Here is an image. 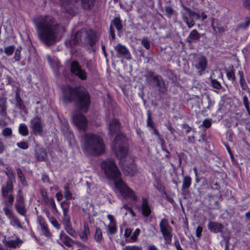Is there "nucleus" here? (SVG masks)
<instances>
[{
    "instance_id": "nucleus-34",
    "label": "nucleus",
    "mask_w": 250,
    "mask_h": 250,
    "mask_svg": "<svg viewBox=\"0 0 250 250\" xmlns=\"http://www.w3.org/2000/svg\"><path fill=\"white\" fill-rule=\"evenodd\" d=\"M108 233L110 234H114L117 231V224H109L107 226Z\"/></svg>"
},
{
    "instance_id": "nucleus-57",
    "label": "nucleus",
    "mask_w": 250,
    "mask_h": 250,
    "mask_svg": "<svg viewBox=\"0 0 250 250\" xmlns=\"http://www.w3.org/2000/svg\"><path fill=\"white\" fill-rule=\"evenodd\" d=\"M2 135L5 137L10 136L12 135V129L10 128H5L2 132Z\"/></svg>"
},
{
    "instance_id": "nucleus-6",
    "label": "nucleus",
    "mask_w": 250,
    "mask_h": 250,
    "mask_svg": "<svg viewBox=\"0 0 250 250\" xmlns=\"http://www.w3.org/2000/svg\"><path fill=\"white\" fill-rule=\"evenodd\" d=\"M101 167L108 178L114 180V182L120 179V172L113 160L107 159L103 161Z\"/></svg>"
},
{
    "instance_id": "nucleus-18",
    "label": "nucleus",
    "mask_w": 250,
    "mask_h": 250,
    "mask_svg": "<svg viewBox=\"0 0 250 250\" xmlns=\"http://www.w3.org/2000/svg\"><path fill=\"white\" fill-rule=\"evenodd\" d=\"M156 85L158 87L160 93L165 94L167 91V87L161 76L154 78Z\"/></svg>"
},
{
    "instance_id": "nucleus-54",
    "label": "nucleus",
    "mask_w": 250,
    "mask_h": 250,
    "mask_svg": "<svg viewBox=\"0 0 250 250\" xmlns=\"http://www.w3.org/2000/svg\"><path fill=\"white\" fill-rule=\"evenodd\" d=\"M147 125L148 126L153 128V123L151 120V115L150 112L148 111L147 113Z\"/></svg>"
},
{
    "instance_id": "nucleus-46",
    "label": "nucleus",
    "mask_w": 250,
    "mask_h": 250,
    "mask_svg": "<svg viewBox=\"0 0 250 250\" xmlns=\"http://www.w3.org/2000/svg\"><path fill=\"white\" fill-rule=\"evenodd\" d=\"M64 196L66 200H70L72 198V195L69 190V187L66 186L64 192Z\"/></svg>"
},
{
    "instance_id": "nucleus-37",
    "label": "nucleus",
    "mask_w": 250,
    "mask_h": 250,
    "mask_svg": "<svg viewBox=\"0 0 250 250\" xmlns=\"http://www.w3.org/2000/svg\"><path fill=\"white\" fill-rule=\"evenodd\" d=\"M19 133L22 136H25L28 134V130L27 126L23 124L20 125L19 127Z\"/></svg>"
},
{
    "instance_id": "nucleus-26",
    "label": "nucleus",
    "mask_w": 250,
    "mask_h": 250,
    "mask_svg": "<svg viewBox=\"0 0 250 250\" xmlns=\"http://www.w3.org/2000/svg\"><path fill=\"white\" fill-rule=\"evenodd\" d=\"M38 221L42 233L46 236L48 235L49 231L45 220L41 216H39L38 217Z\"/></svg>"
},
{
    "instance_id": "nucleus-16",
    "label": "nucleus",
    "mask_w": 250,
    "mask_h": 250,
    "mask_svg": "<svg viewBox=\"0 0 250 250\" xmlns=\"http://www.w3.org/2000/svg\"><path fill=\"white\" fill-rule=\"evenodd\" d=\"M62 7L65 10L71 14L78 0H60Z\"/></svg>"
},
{
    "instance_id": "nucleus-29",
    "label": "nucleus",
    "mask_w": 250,
    "mask_h": 250,
    "mask_svg": "<svg viewBox=\"0 0 250 250\" xmlns=\"http://www.w3.org/2000/svg\"><path fill=\"white\" fill-rule=\"evenodd\" d=\"M62 211H63V220L62 222H68V221H70V216L68 215V211H69V205H67L65 206L63 204H61Z\"/></svg>"
},
{
    "instance_id": "nucleus-50",
    "label": "nucleus",
    "mask_w": 250,
    "mask_h": 250,
    "mask_svg": "<svg viewBox=\"0 0 250 250\" xmlns=\"http://www.w3.org/2000/svg\"><path fill=\"white\" fill-rule=\"evenodd\" d=\"M238 74L240 76V83L243 89H245L246 86L245 79L244 78L243 74L242 71H239Z\"/></svg>"
},
{
    "instance_id": "nucleus-44",
    "label": "nucleus",
    "mask_w": 250,
    "mask_h": 250,
    "mask_svg": "<svg viewBox=\"0 0 250 250\" xmlns=\"http://www.w3.org/2000/svg\"><path fill=\"white\" fill-rule=\"evenodd\" d=\"M11 219V223L13 226H16L19 228H22V225L21 223V222L18 218L13 217Z\"/></svg>"
},
{
    "instance_id": "nucleus-13",
    "label": "nucleus",
    "mask_w": 250,
    "mask_h": 250,
    "mask_svg": "<svg viewBox=\"0 0 250 250\" xmlns=\"http://www.w3.org/2000/svg\"><path fill=\"white\" fill-rule=\"evenodd\" d=\"M208 62L206 58L203 56H200L196 58L194 62V66L201 75L207 68Z\"/></svg>"
},
{
    "instance_id": "nucleus-53",
    "label": "nucleus",
    "mask_w": 250,
    "mask_h": 250,
    "mask_svg": "<svg viewBox=\"0 0 250 250\" xmlns=\"http://www.w3.org/2000/svg\"><path fill=\"white\" fill-rule=\"evenodd\" d=\"M211 83L213 87L215 88L219 89L221 88V85L220 83L216 80L210 78Z\"/></svg>"
},
{
    "instance_id": "nucleus-64",
    "label": "nucleus",
    "mask_w": 250,
    "mask_h": 250,
    "mask_svg": "<svg viewBox=\"0 0 250 250\" xmlns=\"http://www.w3.org/2000/svg\"><path fill=\"white\" fill-rule=\"evenodd\" d=\"M243 5L245 8L250 10V0H243Z\"/></svg>"
},
{
    "instance_id": "nucleus-7",
    "label": "nucleus",
    "mask_w": 250,
    "mask_h": 250,
    "mask_svg": "<svg viewBox=\"0 0 250 250\" xmlns=\"http://www.w3.org/2000/svg\"><path fill=\"white\" fill-rule=\"evenodd\" d=\"M116 188L119 190L122 196L125 199H129L136 202L138 197L135 192L128 187L121 179L115 180L114 182Z\"/></svg>"
},
{
    "instance_id": "nucleus-12",
    "label": "nucleus",
    "mask_w": 250,
    "mask_h": 250,
    "mask_svg": "<svg viewBox=\"0 0 250 250\" xmlns=\"http://www.w3.org/2000/svg\"><path fill=\"white\" fill-rule=\"evenodd\" d=\"M30 127L35 135H41L42 133V125L41 119L38 116L33 118L30 121Z\"/></svg>"
},
{
    "instance_id": "nucleus-40",
    "label": "nucleus",
    "mask_w": 250,
    "mask_h": 250,
    "mask_svg": "<svg viewBox=\"0 0 250 250\" xmlns=\"http://www.w3.org/2000/svg\"><path fill=\"white\" fill-rule=\"evenodd\" d=\"M226 74L229 80H231L232 81H235V70L233 67H232V68L230 70V71H228L227 70H226Z\"/></svg>"
},
{
    "instance_id": "nucleus-23",
    "label": "nucleus",
    "mask_w": 250,
    "mask_h": 250,
    "mask_svg": "<svg viewBox=\"0 0 250 250\" xmlns=\"http://www.w3.org/2000/svg\"><path fill=\"white\" fill-rule=\"evenodd\" d=\"M208 227L211 231L215 233L221 232L223 228L222 225L214 222H209Z\"/></svg>"
},
{
    "instance_id": "nucleus-60",
    "label": "nucleus",
    "mask_w": 250,
    "mask_h": 250,
    "mask_svg": "<svg viewBox=\"0 0 250 250\" xmlns=\"http://www.w3.org/2000/svg\"><path fill=\"white\" fill-rule=\"evenodd\" d=\"M17 146L22 149H27L28 147V144L25 142H21L17 143Z\"/></svg>"
},
{
    "instance_id": "nucleus-35",
    "label": "nucleus",
    "mask_w": 250,
    "mask_h": 250,
    "mask_svg": "<svg viewBox=\"0 0 250 250\" xmlns=\"http://www.w3.org/2000/svg\"><path fill=\"white\" fill-rule=\"evenodd\" d=\"M82 3L84 9H89L93 5L94 0H82Z\"/></svg>"
},
{
    "instance_id": "nucleus-56",
    "label": "nucleus",
    "mask_w": 250,
    "mask_h": 250,
    "mask_svg": "<svg viewBox=\"0 0 250 250\" xmlns=\"http://www.w3.org/2000/svg\"><path fill=\"white\" fill-rule=\"evenodd\" d=\"M86 67L89 71H94L95 69V65L91 61H88L86 63Z\"/></svg>"
},
{
    "instance_id": "nucleus-27",
    "label": "nucleus",
    "mask_w": 250,
    "mask_h": 250,
    "mask_svg": "<svg viewBox=\"0 0 250 250\" xmlns=\"http://www.w3.org/2000/svg\"><path fill=\"white\" fill-rule=\"evenodd\" d=\"M89 234L90 231L88 226L87 223H84L83 230L80 233L79 236L83 241L85 242L88 240Z\"/></svg>"
},
{
    "instance_id": "nucleus-33",
    "label": "nucleus",
    "mask_w": 250,
    "mask_h": 250,
    "mask_svg": "<svg viewBox=\"0 0 250 250\" xmlns=\"http://www.w3.org/2000/svg\"><path fill=\"white\" fill-rule=\"evenodd\" d=\"M112 22L117 30L120 31L122 29V21L119 17H115Z\"/></svg>"
},
{
    "instance_id": "nucleus-32",
    "label": "nucleus",
    "mask_w": 250,
    "mask_h": 250,
    "mask_svg": "<svg viewBox=\"0 0 250 250\" xmlns=\"http://www.w3.org/2000/svg\"><path fill=\"white\" fill-rule=\"evenodd\" d=\"M16 101L17 106L21 109L24 108L25 106L22 102L21 99L20 97V93L18 91H17L16 93Z\"/></svg>"
},
{
    "instance_id": "nucleus-17",
    "label": "nucleus",
    "mask_w": 250,
    "mask_h": 250,
    "mask_svg": "<svg viewBox=\"0 0 250 250\" xmlns=\"http://www.w3.org/2000/svg\"><path fill=\"white\" fill-rule=\"evenodd\" d=\"M184 9L186 11V12L183 15L184 21L186 22L188 28H191L195 24L191 16V10L186 7H184Z\"/></svg>"
},
{
    "instance_id": "nucleus-47",
    "label": "nucleus",
    "mask_w": 250,
    "mask_h": 250,
    "mask_svg": "<svg viewBox=\"0 0 250 250\" xmlns=\"http://www.w3.org/2000/svg\"><path fill=\"white\" fill-rule=\"evenodd\" d=\"M250 24V17H247L245 20L244 23L240 24L238 28H246Z\"/></svg>"
},
{
    "instance_id": "nucleus-5",
    "label": "nucleus",
    "mask_w": 250,
    "mask_h": 250,
    "mask_svg": "<svg viewBox=\"0 0 250 250\" xmlns=\"http://www.w3.org/2000/svg\"><path fill=\"white\" fill-rule=\"evenodd\" d=\"M96 34L94 31L89 29H82L77 32L73 38L74 44L92 46L96 42Z\"/></svg>"
},
{
    "instance_id": "nucleus-9",
    "label": "nucleus",
    "mask_w": 250,
    "mask_h": 250,
    "mask_svg": "<svg viewBox=\"0 0 250 250\" xmlns=\"http://www.w3.org/2000/svg\"><path fill=\"white\" fill-rule=\"evenodd\" d=\"M72 121L75 125L80 130L85 131L87 128V120L83 114L76 112L72 116Z\"/></svg>"
},
{
    "instance_id": "nucleus-2",
    "label": "nucleus",
    "mask_w": 250,
    "mask_h": 250,
    "mask_svg": "<svg viewBox=\"0 0 250 250\" xmlns=\"http://www.w3.org/2000/svg\"><path fill=\"white\" fill-rule=\"evenodd\" d=\"M114 150L116 157L120 160V164L124 173L129 176L135 175L138 170L133 159L128 155L126 139L124 134L116 136L114 141Z\"/></svg>"
},
{
    "instance_id": "nucleus-22",
    "label": "nucleus",
    "mask_w": 250,
    "mask_h": 250,
    "mask_svg": "<svg viewBox=\"0 0 250 250\" xmlns=\"http://www.w3.org/2000/svg\"><path fill=\"white\" fill-rule=\"evenodd\" d=\"M142 214L145 217H148L151 213V209L148 204V200L146 198H143L142 204Z\"/></svg>"
},
{
    "instance_id": "nucleus-62",
    "label": "nucleus",
    "mask_w": 250,
    "mask_h": 250,
    "mask_svg": "<svg viewBox=\"0 0 250 250\" xmlns=\"http://www.w3.org/2000/svg\"><path fill=\"white\" fill-rule=\"evenodd\" d=\"M191 18L192 19H193V21H194V20H198L200 19V16L199 14L194 12V11H192L191 10Z\"/></svg>"
},
{
    "instance_id": "nucleus-36",
    "label": "nucleus",
    "mask_w": 250,
    "mask_h": 250,
    "mask_svg": "<svg viewBox=\"0 0 250 250\" xmlns=\"http://www.w3.org/2000/svg\"><path fill=\"white\" fill-rule=\"evenodd\" d=\"M15 208L18 212L21 215L25 216L26 213V210L25 208L24 204L15 205Z\"/></svg>"
},
{
    "instance_id": "nucleus-10",
    "label": "nucleus",
    "mask_w": 250,
    "mask_h": 250,
    "mask_svg": "<svg viewBox=\"0 0 250 250\" xmlns=\"http://www.w3.org/2000/svg\"><path fill=\"white\" fill-rule=\"evenodd\" d=\"M71 72L77 76L82 80H85L87 78V74L85 71L83 69L79 62L74 61L71 63Z\"/></svg>"
},
{
    "instance_id": "nucleus-59",
    "label": "nucleus",
    "mask_w": 250,
    "mask_h": 250,
    "mask_svg": "<svg viewBox=\"0 0 250 250\" xmlns=\"http://www.w3.org/2000/svg\"><path fill=\"white\" fill-rule=\"evenodd\" d=\"M211 120L210 119H206L203 121V124L201 125L206 128H209L211 126Z\"/></svg>"
},
{
    "instance_id": "nucleus-63",
    "label": "nucleus",
    "mask_w": 250,
    "mask_h": 250,
    "mask_svg": "<svg viewBox=\"0 0 250 250\" xmlns=\"http://www.w3.org/2000/svg\"><path fill=\"white\" fill-rule=\"evenodd\" d=\"M202 228L200 226H198L196 229V236L200 238L201 236V233L202 232Z\"/></svg>"
},
{
    "instance_id": "nucleus-11",
    "label": "nucleus",
    "mask_w": 250,
    "mask_h": 250,
    "mask_svg": "<svg viewBox=\"0 0 250 250\" xmlns=\"http://www.w3.org/2000/svg\"><path fill=\"white\" fill-rule=\"evenodd\" d=\"M57 243L62 247L65 245L70 248L75 245V241L67 235L63 230H62L59 234V239L57 240Z\"/></svg>"
},
{
    "instance_id": "nucleus-51",
    "label": "nucleus",
    "mask_w": 250,
    "mask_h": 250,
    "mask_svg": "<svg viewBox=\"0 0 250 250\" xmlns=\"http://www.w3.org/2000/svg\"><path fill=\"white\" fill-rule=\"evenodd\" d=\"M21 47H19L16 50L14 56V59L16 61H19L21 60Z\"/></svg>"
},
{
    "instance_id": "nucleus-41",
    "label": "nucleus",
    "mask_w": 250,
    "mask_h": 250,
    "mask_svg": "<svg viewBox=\"0 0 250 250\" xmlns=\"http://www.w3.org/2000/svg\"><path fill=\"white\" fill-rule=\"evenodd\" d=\"M5 173L9 178L8 180H11L13 181L15 180V175L11 168L7 167L5 170Z\"/></svg>"
},
{
    "instance_id": "nucleus-52",
    "label": "nucleus",
    "mask_w": 250,
    "mask_h": 250,
    "mask_svg": "<svg viewBox=\"0 0 250 250\" xmlns=\"http://www.w3.org/2000/svg\"><path fill=\"white\" fill-rule=\"evenodd\" d=\"M140 230L139 229H136L133 234L131 236V239L133 241L135 242L137 240V237L139 235Z\"/></svg>"
},
{
    "instance_id": "nucleus-25",
    "label": "nucleus",
    "mask_w": 250,
    "mask_h": 250,
    "mask_svg": "<svg viewBox=\"0 0 250 250\" xmlns=\"http://www.w3.org/2000/svg\"><path fill=\"white\" fill-rule=\"evenodd\" d=\"M35 156L38 161H45L47 154L43 148H39L35 151Z\"/></svg>"
},
{
    "instance_id": "nucleus-30",
    "label": "nucleus",
    "mask_w": 250,
    "mask_h": 250,
    "mask_svg": "<svg viewBox=\"0 0 250 250\" xmlns=\"http://www.w3.org/2000/svg\"><path fill=\"white\" fill-rule=\"evenodd\" d=\"M192 179L189 176H186L183 179L182 190L188 188L191 184Z\"/></svg>"
},
{
    "instance_id": "nucleus-8",
    "label": "nucleus",
    "mask_w": 250,
    "mask_h": 250,
    "mask_svg": "<svg viewBox=\"0 0 250 250\" xmlns=\"http://www.w3.org/2000/svg\"><path fill=\"white\" fill-rule=\"evenodd\" d=\"M159 227L160 231L165 241V244H169L172 240V228L169 225L168 220L166 218L162 219L160 221Z\"/></svg>"
},
{
    "instance_id": "nucleus-14",
    "label": "nucleus",
    "mask_w": 250,
    "mask_h": 250,
    "mask_svg": "<svg viewBox=\"0 0 250 250\" xmlns=\"http://www.w3.org/2000/svg\"><path fill=\"white\" fill-rule=\"evenodd\" d=\"M114 48L119 56H123L127 60L131 59L129 51L125 45L119 43L114 47Z\"/></svg>"
},
{
    "instance_id": "nucleus-55",
    "label": "nucleus",
    "mask_w": 250,
    "mask_h": 250,
    "mask_svg": "<svg viewBox=\"0 0 250 250\" xmlns=\"http://www.w3.org/2000/svg\"><path fill=\"white\" fill-rule=\"evenodd\" d=\"M142 44L146 49H148L150 48V42L146 38H144L141 41Z\"/></svg>"
},
{
    "instance_id": "nucleus-31",
    "label": "nucleus",
    "mask_w": 250,
    "mask_h": 250,
    "mask_svg": "<svg viewBox=\"0 0 250 250\" xmlns=\"http://www.w3.org/2000/svg\"><path fill=\"white\" fill-rule=\"evenodd\" d=\"M7 109L6 102L5 101H0V115L2 116L5 117L7 115Z\"/></svg>"
},
{
    "instance_id": "nucleus-24",
    "label": "nucleus",
    "mask_w": 250,
    "mask_h": 250,
    "mask_svg": "<svg viewBox=\"0 0 250 250\" xmlns=\"http://www.w3.org/2000/svg\"><path fill=\"white\" fill-rule=\"evenodd\" d=\"M211 26L213 30L217 33L222 34L225 31L224 27L221 25L218 20H212Z\"/></svg>"
},
{
    "instance_id": "nucleus-19",
    "label": "nucleus",
    "mask_w": 250,
    "mask_h": 250,
    "mask_svg": "<svg viewBox=\"0 0 250 250\" xmlns=\"http://www.w3.org/2000/svg\"><path fill=\"white\" fill-rule=\"evenodd\" d=\"M23 241L19 238H16L15 240L9 239L4 241L6 246L14 249L20 247Z\"/></svg>"
},
{
    "instance_id": "nucleus-3",
    "label": "nucleus",
    "mask_w": 250,
    "mask_h": 250,
    "mask_svg": "<svg viewBox=\"0 0 250 250\" xmlns=\"http://www.w3.org/2000/svg\"><path fill=\"white\" fill-rule=\"evenodd\" d=\"M62 100L64 103H70L77 97V104L80 108L84 112L87 111L90 104V98L87 91L77 90L70 86H66L62 88Z\"/></svg>"
},
{
    "instance_id": "nucleus-48",
    "label": "nucleus",
    "mask_w": 250,
    "mask_h": 250,
    "mask_svg": "<svg viewBox=\"0 0 250 250\" xmlns=\"http://www.w3.org/2000/svg\"><path fill=\"white\" fill-rule=\"evenodd\" d=\"M11 208L9 206H7L4 208V211L6 215L9 218L11 219L13 217V214L11 210Z\"/></svg>"
},
{
    "instance_id": "nucleus-20",
    "label": "nucleus",
    "mask_w": 250,
    "mask_h": 250,
    "mask_svg": "<svg viewBox=\"0 0 250 250\" xmlns=\"http://www.w3.org/2000/svg\"><path fill=\"white\" fill-rule=\"evenodd\" d=\"M13 191V181L7 180L6 184L2 186L1 192L3 196H7V194H10Z\"/></svg>"
},
{
    "instance_id": "nucleus-15",
    "label": "nucleus",
    "mask_w": 250,
    "mask_h": 250,
    "mask_svg": "<svg viewBox=\"0 0 250 250\" xmlns=\"http://www.w3.org/2000/svg\"><path fill=\"white\" fill-rule=\"evenodd\" d=\"M121 127L120 123L119 121L116 119H113L110 120L108 123L109 133L113 135L119 131Z\"/></svg>"
},
{
    "instance_id": "nucleus-61",
    "label": "nucleus",
    "mask_w": 250,
    "mask_h": 250,
    "mask_svg": "<svg viewBox=\"0 0 250 250\" xmlns=\"http://www.w3.org/2000/svg\"><path fill=\"white\" fill-rule=\"evenodd\" d=\"M165 10L166 13V14L169 16L170 17L173 12V10L171 8L170 6H166L165 7Z\"/></svg>"
},
{
    "instance_id": "nucleus-39",
    "label": "nucleus",
    "mask_w": 250,
    "mask_h": 250,
    "mask_svg": "<svg viewBox=\"0 0 250 250\" xmlns=\"http://www.w3.org/2000/svg\"><path fill=\"white\" fill-rule=\"evenodd\" d=\"M157 77H160V76L155 75L153 72H150L148 73V74L146 76V81L148 83H151V82H155V80L154 78Z\"/></svg>"
},
{
    "instance_id": "nucleus-42",
    "label": "nucleus",
    "mask_w": 250,
    "mask_h": 250,
    "mask_svg": "<svg viewBox=\"0 0 250 250\" xmlns=\"http://www.w3.org/2000/svg\"><path fill=\"white\" fill-rule=\"evenodd\" d=\"M5 198L7 199L8 203L7 205L9 206L10 208H12L13 202L14 201V196L11 194H7V196H3Z\"/></svg>"
},
{
    "instance_id": "nucleus-4",
    "label": "nucleus",
    "mask_w": 250,
    "mask_h": 250,
    "mask_svg": "<svg viewBox=\"0 0 250 250\" xmlns=\"http://www.w3.org/2000/svg\"><path fill=\"white\" fill-rule=\"evenodd\" d=\"M84 149L90 154L98 155L104 150V145L102 138L97 135L89 133L83 136Z\"/></svg>"
},
{
    "instance_id": "nucleus-43",
    "label": "nucleus",
    "mask_w": 250,
    "mask_h": 250,
    "mask_svg": "<svg viewBox=\"0 0 250 250\" xmlns=\"http://www.w3.org/2000/svg\"><path fill=\"white\" fill-rule=\"evenodd\" d=\"M15 46L14 45L8 46L5 48L4 53L7 56H11L15 50Z\"/></svg>"
},
{
    "instance_id": "nucleus-21",
    "label": "nucleus",
    "mask_w": 250,
    "mask_h": 250,
    "mask_svg": "<svg viewBox=\"0 0 250 250\" xmlns=\"http://www.w3.org/2000/svg\"><path fill=\"white\" fill-rule=\"evenodd\" d=\"M201 37L198 32L194 29L192 30L187 38V42L189 43H192L199 40Z\"/></svg>"
},
{
    "instance_id": "nucleus-28",
    "label": "nucleus",
    "mask_w": 250,
    "mask_h": 250,
    "mask_svg": "<svg viewBox=\"0 0 250 250\" xmlns=\"http://www.w3.org/2000/svg\"><path fill=\"white\" fill-rule=\"evenodd\" d=\"M63 223L65 225V230L67 233L73 237L76 238L77 234L75 229L72 227L70 221H68V223L66 222Z\"/></svg>"
},
{
    "instance_id": "nucleus-45",
    "label": "nucleus",
    "mask_w": 250,
    "mask_h": 250,
    "mask_svg": "<svg viewBox=\"0 0 250 250\" xmlns=\"http://www.w3.org/2000/svg\"><path fill=\"white\" fill-rule=\"evenodd\" d=\"M123 250H143V248L139 246H127L124 248Z\"/></svg>"
},
{
    "instance_id": "nucleus-1",
    "label": "nucleus",
    "mask_w": 250,
    "mask_h": 250,
    "mask_svg": "<svg viewBox=\"0 0 250 250\" xmlns=\"http://www.w3.org/2000/svg\"><path fill=\"white\" fill-rule=\"evenodd\" d=\"M39 39L46 45L56 43L61 31L60 24L51 16H40L35 21Z\"/></svg>"
},
{
    "instance_id": "nucleus-49",
    "label": "nucleus",
    "mask_w": 250,
    "mask_h": 250,
    "mask_svg": "<svg viewBox=\"0 0 250 250\" xmlns=\"http://www.w3.org/2000/svg\"><path fill=\"white\" fill-rule=\"evenodd\" d=\"M243 101L244 104L247 109V111L249 115H250V109L249 106V102L248 101V99L246 96H245L243 98Z\"/></svg>"
},
{
    "instance_id": "nucleus-58",
    "label": "nucleus",
    "mask_w": 250,
    "mask_h": 250,
    "mask_svg": "<svg viewBox=\"0 0 250 250\" xmlns=\"http://www.w3.org/2000/svg\"><path fill=\"white\" fill-rule=\"evenodd\" d=\"M50 220L51 224L55 228H56L58 229H60L61 226L55 218H51Z\"/></svg>"
},
{
    "instance_id": "nucleus-38",
    "label": "nucleus",
    "mask_w": 250,
    "mask_h": 250,
    "mask_svg": "<svg viewBox=\"0 0 250 250\" xmlns=\"http://www.w3.org/2000/svg\"><path fill=\"white\" fill-rule=\"evenodd\" d=\"M102 231V230L97 228L94 235V239L97 242H100L103 239Z\"/></svg>"
}]
</instances>
